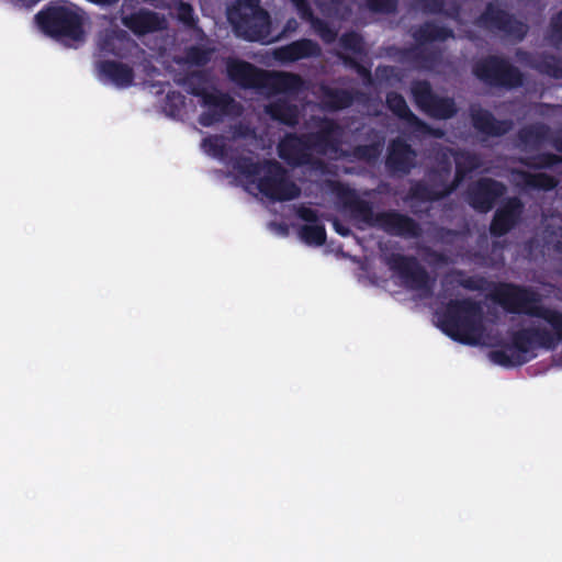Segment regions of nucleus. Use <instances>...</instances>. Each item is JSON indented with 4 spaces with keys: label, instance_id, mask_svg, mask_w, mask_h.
Masks as SVG:
<instances>
[{
    "label": "nucleus",
    "instance_id": "f257e3e1",
    "mask_svg": "<svg viewBox=\"0 0 562 562\" xmlns=\"http://www.w3.org/2000/svg\"><path fill=\"white\" fill-rule=\"evenodd\" d=\"M501 303L509 311L525 313L542 319L553 333L539 322L517 330L512 336V346L488 352V358L503 367H516L527 361V353L536 348H554L562 339V314L538 305L540 295L533 291L506 284L497 291Z\"/></svg>",
    "mask_w": 562,
    "mask_h": 562
},
{
    "label": "nucleus",
    "instance_id": "f03ea898",
    "mask_svg": "<svg viewBox=\"0 0 562 562\" xmlns=\"http://www.w3.org/2000/svg\"><path fill=\"white\" fill-rule=\"evenodd\" d=\"M315 132L310 133L303 139L286 137L279 145L280 157L292 165L312 162V155L318 154L330 159H338L349 155V149L344 148L347 133L335 122L327 119H314Z\"/></svg>",
    "mask_w": 562,
    "mask_h": 562
},
{
    "label": "nucleus",
    "instance_id": "7ed1b4c3",
    "mask_svg": "<svg viewBox=\"0 0 562 562\" xmlns=\"http://www.w3.org/2000/svg\"><path fill=\"white\" fill-rule=\"evenodd\" d=\"M245 190L254 195L262 194L272 201H288L299 196L300 188L276 161L255 162L241 157L234 164Z\"/></svg>",
    "mask_w": 562,
    "mask_h": 562
},
{
    "label": "nucleus",
    "instance_id": "20e7f679",
    "mask_svg": "<svg viewBox=\"0 0 562 562\" xmlns=\"http://www.w3.org/2000/svg\"><path fill=\"white\" fill-rule=\"evenodd\" d=\"M438 165L429 176V182L413 188V195L420 200H438L451 192L463 177L481 166L480 158L469 151L441 149L437 154Z\"/></svg>",
    "mask_w": 562,
    "mask_h": 562
},
{
    "label": "nucleus",
    "instance_id": "39448f33",
    "mask_svg": "<svg viewBox=\"0 0 562 562\" xmlns=\"http://www.w3.org/2000/svg\"><path fill=\"white\" fill-rule=\"evenodd\" d=\"M344 206L359 228L378 227L393 235L417 236L419 228L409 217L396 212L375 213L371 204L355 192L345 194Z\"/></svg>",
    "mask_w": 562,
    "mask_h": 562
},
{
    "label": "nucleus",
    "instance_id": "423d86ee",
    "mask_svg": "<svg viewBox=\"0 0 562 562\" xmlns=\"http://www.w3.org/2000/svg\"><path fill=\"white\" fill-rule=\"evenodd\" d=\"M438 326L462 344L476 345L484 339L482 308L469 300L450 302L446 313L438 319Z\"/></svg>",
    "mask_w": 562,
    "mask_h": 562
},
{
    "label": "nucleus",
    "instance_id": "0eeeda50",
    "mask_svg": "<svg viewBox=\"0 0 562 562\" xmlns=\"http://www.w3.org/2000/svg\"><path fill=\"white\" fill-rule=\"evenodd\" d=\"M226 71L231 80L244 88H252L260 93H291L296 91L302 80L291 74L267 72L254 65L229 58L226 61Z\"/></svg>",
    "mask_w": 562,
    "mask_h": 562
},
{
    "label": "nucleus",
    "instance_id": "6e6552de",
    "mask_svg": "<svg viewBox=\"0 0 562 562\" xmlns=\"http://www.w3.org/2000/svg\"><path fill=\"white\" fill-rule=\"evenodd\" d=\"M41 30L55 38L81 42L85 38L83 20L77 7L67 1L49 2L35 15Z\"/></svg>",
    "mask_w": 562,
    "mask_h": 562
},
{
    "label": "nucleus",
    "instance_id": "1a4fd4ad",
    "mask_svg": "<svg viewBox=\"0 0 562 562\" xmlns=\"http://www.w3.org/2000/svg\"><path fill=\"white\" fill-rule=\"evenodd\" d=\"M228 20L237 36L248 41H270L269 15L260 8L259 0H238L229 11Z\"/></svg>",
    "mask_w": 562,
    "mask_h": 562
},
{
    "label": "nucleus",
    "instance_id": "9d476101",
    "mask_svg": "<svg viewBox=\"0 0 562 562\" xmlns=\"http://www.w3.org/2000/svg\"><path fill=\"white\" fill-rule=\"evenodd\" d=\"M186 85L192 94L199 95L207 111L200 116L202 125H211L221 120L223 115H238L240 108L229 95L217 90H209L205 77L202 72H193L186 80Z\"/></svg>",
    "mask_w": 562,
    "mask_h": 562
},
{
    "label": "nucleus",
    "instance_id": "9b49d317",
    "mask_svg": "<svg viewBox=\"0 0 562 562\" xmlns=\"http://www.w3.org/2000/svg\"><path fill=\"white\" fill-rule=\"evenodd\" d=\"M477 24L512 41H521L528 31L527 24L509 14L499 2L488 3Z\"/></svg>",
    "mask_w": 562,
    "mask_h": 562
},
{
    "label": "nucleus",
    "instance_id": "f8f14e48",
    "mask_svg": "<svg viewBox=\"0 0 562 562\" xmlns=\"http://www.w3.org/2000/svg\"><path fill=\"white\" fill-rule=\"evenodd\" d=\"M411 91L416 105L431 117L447 120L457 113L453 99L436 94L427 81H414Z\"/></svg>",
    "mask_w": 562,
    "mask_h": 562
},
{
    "label": "nucleus",
    "instance_id": "ddd939ff",
    "mask_svg": "<svg viewBox=\"0 0 562 562\" xmlns=\"http://www.w3.org/2000/svg\"><path fill=\"white\" fill-rule=\"evenodd\" d=\"M475 76L491 85L517 87L521 83V74L506 60L490 57L476 63L473 69Z\"/></svg>",
    "mask_w": 562,
    "mask_h": 562
},
{
    "label": "nucleus",
    "instance_id": "4468645a",
    "mask_svg": "<svg viewBox=\"0 0 562 562\" xmlns=\"http://www.w3.org/2000/svg\"><path fill=\"white\" fill-rule=\"evenodd\" d=\"M94 74L101 83L111 85L116 89H127L135 85L134 68L119 60H97L94 63Z\"/></svg>",
    "mask_w": 562,
    "mask_h": 562
},
{
    "label": "nucleus",
    "instance_id": "2eb2a0df",
    "mask_svg": "<svg viewBox=\"0 0 562 562\" xmlns=\"http://www.w3.org/2000/svg\"><path fill=\"white\" fill-rule=\"evenodd\" d=\"M389 265L396 270L403 281L411 288L428 293L430 279L426 271L413 259L398 254L389 257Z\"/></svg>",
    "mask_w": 562,
    "mask_h": 562
},
{
    "label": "nucleus",
    "instance_id": "dca6fc26",
    "mask_svg": "<svg viewBox=\"0 0 562 562\" xmlns=\"http://www.w3.org/2000/svg\"><path fill=\"white\" fill-rule=\"evenodd\" d=\"M99 50L102 55H113L117 58H128L138 52L137 43L128 33L120 29L106 30L99 38Z\"/></svg>",
    "mask_w": 562,
    "mask_h": 562
},
{
    "label": "nucleus",
    "instance_id": "f3484780",
    "mask_svg": "<svg viewBox=\"0 0 562 562\" xmlns=\"http://www.w3.org/2000/svg\"><path fill=\"white\" fill-rule=\"evenodd\" d=\"M506 192V187L493 179L484 178L473 183L468 191V201L476 210L487 212L496 199Z\"/></svg>",
    "mask_w": 562,
    "mask_h": 562
},
{
    "label": "nucleus",
    "instance_id": "a211bd4d",
    "mask_svg": "<svg viewBox=\"0 0 562 562\" xmlns=\"http://www.w3.org/2000/svg\"><path fill=\"white\" fill-rule=\"evenodd\" d=\"M389 109L396 114L400 119L404 120L413 132L419 134L431 135L436 138H441L445 135L442 130H435L419 120L407 106L406 101L401 94L395 92L389 93L386 97Z\"/></svg>",
    "mask_w": 562,
    "mask_h": 562
},
{
    "label": "nucleus",
    "instance_id": "6ab92c4d",
    "mask_svg": "<svg viewBox=\"0 0 562 562\" xmlns=\"http://www.w3.org/2000/svg\"><path fill=\"white\" fill-rule=\"evenodd\" d=\"M522 207L524 205L519 199H509L496 211L490 227L491 234L493 236H503L508 233L517 224Z\"/></svg>",
    "mask_w": 562,
    "mask_h": 562
},
{
    "label": "nucleus",
    "instance_id": "aec40b11",
    "mask_svg": "<svg viewBox=\"0 0 562 562\" xmlns=\"http://www.w3.org/2000/svg\"><path fill=\"white\" fill-rule=\"evenodd\" d=\"M296 9L299 10L301 16L311 21V25L313 30L327 43L335 41L337 36V32L330 29L325 22L319 19L313 18L312 11L307 5V0H291ZM315 3L326 13L328 14H337L338 9H333L327 0H314Z\"/></svg>",
    "mask_w": 562,
    "mask_h": 562
},
{
    "label": "nucleus",
    "instance_id": "412c9836",
    "mask_svg": "<svg viewBox=\"0 0 562 562\" xmlns=\"http://www.w3.org/2000/svg\"><path fill=\"white\" fill-rule=\"evenodd\" d=\"M509 181L522 190H552L557 187L558 180L547 173H531L524 170L513 169L509 173Z\"/></svg>",
    "mask_w": 562,
    "mask_h": 562
},
{
    "label": "nucleus",
    "instance_id": "4be33fe9",
    "mask_svg": "<svg viewBox=\"0 0 562 562\" xmlns=\"http://www.w3.org/2000/svg\"><path fill=\"white\" fill-rule=\"evenodd\" d=\"M300 218L306 222L300 229V237L308 245H322L325 243L326 234L324 227L318 224L317 214L314 210L300 206L296 209Z\"/></svg>",
    "mask_w": 562,
    "mask_h": 562
},
{
    "label": "nucleus",
    "instance_id": "5701e85b",
    "mask_svg": "<svg viewBox=\"0 0 562 562\" xmlns=\"http://www.w3.org/2000/svg\"><path fill=\"white\" fill-rule=\"evenodd\" d=\"M319 55L321 47L318 44L307 38L295 41L289 45L279 47L274 52L276 58L282 61H296Z\"/></svg>",
    "mask_w": 562,
    "mask_h": 562
},
{
    "label": "nucleus",
    "instance_id": "b1692460",
    "mask_svg": "<svg viewBox=\"0 0 562 562\" xmlns=\"http://www.w3.org/2000/svg\"><path fill=\"white\" fill-rule=\"evenodd\" d=\"M471 116L474 127L486 135L501 136L513 127L510 121H496L488 111L479 106L471 108Z\"/></svg>",
    "mask_w": 562,
    "mask_h": 562
},
{
    "label": "nucleus",
    "instance_id": "393cba45",
    "mask_svg": "<svg viewBox=\"0 0 562 562\" xmlns=\"http://www.w3.org/2000/svg\"><path fill=\"white\" fill-rule=\"evenodd\" d=\"M549 137V127L544 124H533L521 128L516 146L524 153H533L542 148Z\"/></svg>",
    "mask_w": 562,
    "mask_h": 562
},
{
    "label": "nucleus",
    "instance_id": "a878e982",
    "mask_svg": "<svg viewBox=\"0 0 562 562\" xmlns=\"http://www.w3.org/2000/svg\"><path fill=\"white\" fill-rule=\"evenodd\" d=\"M414 150L403 140L396 139L392 143L387 157V165L395 171L408 172L414 166Z\"/></svg>",
    "mask_w": 562,
    "mask_h": 562
},
{
    "label": "nucleus",
    "instance_id": "bb28decb",
    "mask_svg": "<svg viewBox=\"0 0 562 562\" xmlns=\"http://www.w3.org/2000/svg\"><path fill=\"white\" fill-rule=\"evenodd\" d=\"M266 112L276 121L286 125H294L297 123L299 109L292 104L288 97L282 94L276 101L266 105Z\"/></svg>",
    "mask_w": 562,
    "mask_h": 562
},
{
    "label": "nucleus",
    "instance_id": "cd10ccee",
    "mask_svg": "<svg viewBox=\"0 0 562 562\" xmlns=\"http://www.w3.org/2000/svg\"><path fill=\"white\" fill-rule=\"evenodd\" d=\"M121 19L123 25L140 38V1L123 0L121 7Z\"/></svg>",
    "mask_w": 562,
    "mask_h": 562
},
{
    "label": "nucleus",
    "instance_id": "c85d7f7f",
    "mask_svg": "<svg viewBox=\"0 0 562 562\" xmlns=\"http://www.w3.org/2000/svg\"><path fill=\"white\" fill-rule=\"evenodd\" d=\"M414 37L416 42L423 46L427 43L445 41L448 37H452V32L437 24L426 23L414 33Z\"/></svg>",
    "mask_w": 562,
    "mask_h": 562
},
{
    "label": "nucleus",
    "instance_id": "c756f323",
    "mask_svg": "<svg viewBox=\"0 0 562 562\" xmlns=\"http://www.w3.org/2000/svg\"><path fill=\"white\" fill-rule=\"evenodd\" d=\"M530 65L542 74L554 78H562V59L554 56H541L532 58Z\"/></svg>",
    "mask_w": 562,
    "mask_h": 562
},
{
    "label": "nucleus",
    "instance_id": "7c9ffc66",
    "mask_svg": "<svg viewBox=\"0 0 562 562\" xmlns=\"http://www.w3.org/2000/svg\"><path fill=\"white\" fill-rule=\"evenodd\" d=\"M322 102L328 109L338 110L348 106L351 103V97L344 90L326 89Z\"/></svg>",
    "mask_w": 562,
    "mask_h": 562
},
{
    "label": "nucleus",
    "instance_id": "2f4dec72",
    "mask_svg": "<svg viewBox=\"0 0 562 562\" xmlns=\"http://www.w3.org/2000/svg\"><path fill=\"white\" fill-rule=\"evenodd\" d=\"M166 27L164 15L143 9V34L145 32H155Z\"/></svg>",
    "mask_w": 562,
    "mask_h": 562
},
{
    "label": "nucleus",
    "instance_id": "473e14b6",
    "mask_svg": "<svg viewBox=\"0 0 562 562\" xmlns=\"http://www.w3.org/2000/svg\"><path fill=\"white\" fill-rule=\"evenodd\" d=\"M204 150L216 158H225L227 156V149L224 137L214 136L203 140L202 144Z\"/></svg>",
    "mask_w": 562,
    "mask_h": 562
},
{
    "label": "nucleus",
    "instance_id": "72a5a7b5",
    "mask_svg": "<svg viewBox=\"0 0 562 562\" xmlns=\"http://www.w3.org/2000/svg\"><path fill=\"white\" fill-rule=\"evenodd\" d=\"M382 151V145L380 143H373L371 145L358 146L352 150L353 157L366 161L375 160Z\"/></svg>",
    "mask_w": 562,
    "mask_h": 562
},
{
    "label": "nucleus",
    "instance_id": "f704fd0d",
    "mask_svg": "<svg viewBox=\"0 0 562 562\" xmlns=\"http://www.w3.org/2000/svg\"><path fill=\"white\" fill-rule=\"evenodd\" d=\"M560 161H562L560 157L551 154H541L521 159V162L535 168H548Z\"/></svg>",
    "mask_w": 562,
    "mask_h": 562
},
{
    "label": "nucleus",
    "instance_id": "c9c22d12",
    "mask_svg": "<svg viewBox=\"0 0 562 562\" xmlns=\"http://www.w3.org/2000/svg\"><path fill=\"white\" fill-rule=\"evenodd\" d=\"M212 55L211 49H204L200 47H191L187 52V61L192 65L201 66L209 61Z\"/></svg>",
    "mask_w": 562,
    "mask_h": 562
},
{
    "label": "nucleus",
    "instance_id": "e433bc0d",
    "mask_svg": "<svg viewBox=\"0 0 562 562\" xmlns=\"http://www.w3.org/2000/svg\"><path fill=\"white\" fill-rule=\"evenodd\" d=\"M176 13L178 19L187 26L194 27L195 20L193 16V9L190 4L180 2L176 7Z\"/></svg>",
    "mask_w": 562,
    "mask_h": 562
},
{
    "label": "nucleus",
    "instance_id": "4c0bfd02",
    "mask_svg": "<svg viewBox=\"0 0 562 562\" xmlns=\"http://www.w3.org/2000/svg\"><path fill=\"white\" fill-rule=\"evenodd\" d=\"M340 44L347 52L360 53L362 49L361 38L356 33L345 34L340 38Z\"/></svg>",
    "mask_w": 562,
    "mask_h": 562
},
{
    "label": "nucleus",
    "instance_id": "58836bf2",
    "mask_svg": "<svg viewBox=\"0 0 562 562\" xmlns=\"http://www.w3.org/2000/svg\"><path fill=\"white\" fill-rule=\"evenodd\" d=\"M550 41L554 45L562 43V11L554 19H552Z\"/></svg>",
    "mask_w": 562,
    "mask_h": 562
},
{
    "label": "nucleus",
    "instance_id": "ea45409f",
    "mask_svg": "<svg viewBox=\"0 0 562 562\" xmlns=\"http://www.w3.org/2000/svg\"><path fill=\"white\" fill-rule=\"evenodd\" d=\"M375 80L381 85L383 81L397 80L395 68L382 66L375 69Z\"/></svg>",
    "mask_w": 562,
    "mask_h": 562
},
{
    "label": "nucleus",
    "instance_id": "a19ab883",
    "mask_svg": "<svg viewBox=\"0 0 562 562\" xmlns=\"http://www.w3.org/2000/svg\"><path fill=\"white\" fill-rule=\"evenodd\" d=\"M397 0H368L370 9L379 12H391L395 9Z\"/></svg>",
    "mask_w": 562,
    "mask_h": 562
},
{
    "label": "nucleus",
    "instance_id": "79ce46f5",
    "mask_svg": "<svg viewBox=\"0 0 562 562\" xmlns=\"http://www.w3.org/2000/svg\"><path fill=\"white\" fill-rule=\"evenodd\" d=\"M417 4L425 11L436 12L441 9V0H416Z\"/></svg>",
    "mask_w": 562,
    "mask_h": 562
},
{
    "label": "nucleus",
    "instance_id": "37998d69",
    "mask_svg": "<svg viewBox=\"0 0 562 562\" xmlns=\"http://www.w3.org/2000/svg\"><path fill=\"white\" fill-rule=\"evenodd\" d=\"M271 229H273L276 233L280 235H288L289 228L285 224L282 223H270Z\"/></svg>",
    "mask_w": 562,
    "mask_h": 562
},
{
    "label": "nucleus",
    "instance_id": "c03bdc74",
    "mask_svg": "<svg viewBox=\"0 0 562 562\" xmlns=\"http://www.w3.org/2000/svg\"><path fill=\"white\" fill-rule=\"evenodd\" d=\"M333 224L337 233H339L342 236L349 235L350 229L342 225L338 220H334Z\"/></svg>",
    "mask_w": 562,
    "mask_h": 562
},
{
    "label": "nucleus",
    "instance_id": "a18cd8bd",
    "mask_svg": "<svg viewBox=\"0 0 562 562\" xmlns=\"http://www.w3.org/2000/svg\"><path fill=\"white\" fill-rule=\"evenodd\" d=\"M553 144L555 149L562 153V128L554 136Z\"/></svg>",
    "mask_w": 562,
    "mask_h": 562
},
{
    "label": "nucleus",
    "instance_id": "49530a36",
    "mask_svg": "<svg viewBox=\"0 0 562 562\" xmlns=\"http://www.w3.org/2000/svg\"><path fill=\"white\" fill-rule=\"evenodd\" d=\"M297 26L299 23L296 22V20L291 19L286 22L283 32H294L296 31Z\"/></svg>",
    "mask_w": 562,
    "mask_h": 562
},
{
    "label": "nucleus",
    "instance_id": "de8ad7c7",
    "mask_svg": "<svg viewBox=\"0 0 562 562\" xmlns=\"http://www.w3.org/2000/svg\"><path fill=\"white\" fill-rule=\"evenodd\" d=\"M168 98L173 102L176 106L183 104V97L180 93L169 94Z\"/></svg>",
    "mask_w": 562,
    "mask_h": 562
},
{
    "label": "nucleus",
    "instance_id": "09e8293b",
    "mask_svg": "<svg viewBox=\"0 0 562 562\" xmlns=\"http://www.w3.org/2000/svg\"><path fill=\"white\" fill-rule=\"evenodd\" d=\"M435 66V60H426L425 67L432 68Z\"/></svg>",
    "mask_w": 562,
    "mask_h": 562
},
{
    "label": "nucleus",
    "instance_id": "8fccbe9b",
    "mask_svg": "<svg viewBox=\"0 0 562 562\" xmlns=\"http://www.w3.org/2000/svg\"><path fill=\"white\" fill-rule=\"evenodd\" d=\"M559 229H560L561 239H557L555 243H557V246H562V226Z\"/></svg>",
    "mask_w": 562,
    "mask_h": 562
}]
</instances>
